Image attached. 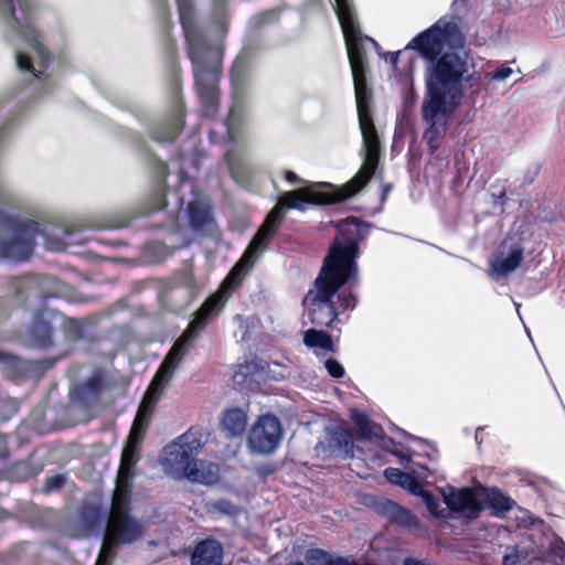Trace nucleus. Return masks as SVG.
<instances>
[{
	"instance_id": "51",
	"label": "nucleus",
	"mask_w": 565,
	"mask_h": 565,
	"mask_svg": "<svg viewBox=\"0 0 565 565\" xmlns=\"http://www.w3.org/2000/svg\"><path fill=\"white\" fill-rule=\"evenodd\" d=\"M515 307H516V311L519 312L520 303H515Z\"/></svg>"
},
{
	"instance_id": "8",
	"label": "nucleus",
	"mask_w": 565,
	"mask_h": 565,
	"mask_svg": "<svg viewBox=\"0 0 565 565\" xmlns=\"http://www.w3.org/2000/svg\"><path fill=\"white\" fill-rule=\"evenodd\" d=\"M40 234V224L34 221H12L7 239L0 242V258L12 262L26 260L33 252L35 237Z\"/></svg>"
},
{
	"instance_id": "24",
	"label": "nucleus",
	"mask_w": 565,
	"mask_h": 565,
	"mask_svg": "<svg viewBox=\"0 0 565 565\" xmlns=\"http://www.w3.org/2000/svg\"><path fill=\"white\" fill-rule=\"evenodd\" d=\"M305 559L308 565H331L334 558L321 548H309Z\"/></svg>"
},
{
	"instance_id": "17",
	"label": "nucleus",
	"mask_w": 565,
	"mask_h": 565,
	"mask_svg": "<svg viewBox=\"0 0 565 565\" xmlns=\"http://www.w3.org/2000/svg\"><path fill=\"white\" fill-rule=\"evenodd\" d=\"M247 419V414L243 409L238 407L228 408L222 417V430L227 437H239L246 430Z\"/></svg>"
},
{
	"instance_id": "36",
	"label": "nucleus",
	"mask_w": 565,
	"mask_h": 565,
	"mask_svg": "<svg viewBox=\"0 0 565 565\" xmlns=\"http://www.w3.org/2000/svg\"><path fill=\"white\" fill-rule=\"evenodd\" d=\"M216 508L220 511H222L224 513H227V514H231L234 511V509H235L234 505L231 502L226 501V500L218 501L216 503Z\"/></svg>"
},
{
	"instance_id": "38",
	"label": "nucleus",
	"mask_w": 565,
	"mask_h": 565,
	"mask_svg": "<svg viewBox=\"0 0 565 565\" xmlns=\"http://www.w3.org/2000/svg\"><path fill=\"white\" fill-rule=\"evenodd\" d=\"M242 72H243V66H242L241 62H236L234 64V66H233V70H232V81H233V83L238 82Z\"/></svg>"
},
{
	"instance_id": "39",
	"label": "nucleus",
	"mask_w": 565,
	"mask_h": 565,
	"mask_svg": "<svg viewBox=\"0 0 565 565\" xmlns=\"http://www.w3.org/2000/svg\"><path fill=\"white\" fill-rule=\"evenodd\" d=\"M402 52L398 51V52H390V53H386L385 55V60L393 66V67H396L397 66V63H398V56Z\"/></svg>"
},
{
	"instance_id": "23",
	"label": "nucleus",
	"mask_w": 565,
	"mask_h": 565,
	"mask_svg": "<svg viewBox=\"0 0 565 565\" xmlns=\"http://www.w3.org/2000/svg\"><path fill=\"white\" fill-rule=\"evenodd\" d=\"M417 497L422 498L424 504L431 515L443 519L448 516L447 507H443L444 501L440 502L438 498L434 497L431 493L425 491L424 489Z\"/></svg>"
},
{
	"instance_id": "28",
	"label": "nucleus",
	"mask_w": 565,
	"mask_h": 565,
	"mask_svg": "<svg viewBox=\"0 0 565 565\" xmlns=\"http://www.w3.org/2000/svg\"><path fill=\"white\" fill-rule=\"evenodd\" d=\"M116 546L108 545L107 540L104 539L100 553L98 555L97 562L95 565H110L111 559L114 558V548Z\"/></svg>"
},
{
	"instance_id": "22",
	"label": "nucleus",
	"mask_w": 565,
	"mask_h": 565,
	"mask_svg": "<svg viewBox=\"0 0 565 565\" xmlns=\"http://www.w3.org/2000/svg\"><path fill=\"white\" fill-rule=\"evenodd\" d=\"M488 503L489 507L493 510V514L499 516L500 514L510 511L515 502L509 497L504 495L502 492L492 490L488 494Z\"/></svg>"
},
{
	"instance_id": "18",
	"label": "nucleus",
	"mask_w": 565,
	"mask_h": 565,
	"mask_svg": "<svg viewBox=\"0 0 565 565\" xmlns=\"http://www.w3.org/2000/svg\"><path fill=\"white\" fill-rule=\"evenodd\" d=\"M379 508L381 513L387 516L391 521L396 522L397 524H401L409 530L417 529L419 525L418 520L413 514L390 500L382 501Z\"/></svg>"
},
{
	"instance_id": "10",
	"label": "nucleus",
	"mask_w": 565,
	"mask_h": 565,
	"mask_svg": "<svg viewBox=\"0 0 565 565\" xmlns=\"http://www.w3.org/2000/svg\"><path fill=\"white\" fill-rule=\"evenodd\" d=\"M441 494L448 515L458 513L467 519H476L481 511L480 503L471 489L446 487L441 490Z\"/></svg>"
},
{
	"instance_id": "44",
	"label": "nucleus",
	"mask_w": 565,
	"mask_h": 565,
	"mask_svg": "<svg viewBox=\"0 0 565 565\" xmlns=\"http://www.w3.org/2000/svg\"><path fill=\"white\" fill-rule=\"evenodd\" d=\"M404 565H428L424 562H419V561H416V559H413V558H406L404 561Z\"/></svg>"
},
{
	"instance_id": "45",
	"label": "nucleus",
	"mask_w": 565,
	"mask_h": 565,
	"mask_svg": "<svg viewBox=\"0 0 565 565\" xmlns=\"http://www.w3.org/2000/svg\"><path fill=\"white\" fill-rule=\"evenodd\" d=\"M40 328H41V330L43 331V333H44V335H45V337H47V338H49V337L51 335V331H52V330H51V328H50V326H49V324L43 323V324H41V326H40Z\"/></svg>"
},
{
	"instance_id": "48",
	"label": "nucleus",
	"mask_w": 565,
	"mask_h": 565,
	"mask_svg": "<svg viewBox=\"0 0 565 565\" xmlns=\"http://www.w3.org/2000/svg\"><path fill=\"white\" fill-rule=\"evenodd\" d=\"M182 205H183V200L181 199V200L179 201L178 209L180 210V209L182 207Z\"/></svg>"
},
{
	"instance_id": "25",
	"label": "nucleus",
	"mask_w": 565,
	"mask_h": 565,
	"mask_svg": "<svg viewBox=\"0 0 565 565\" xmlns=\"http://www.w3.org/2000/svg\"><path fill=\"white\" fill-rule=\"evenodd\" d=\"M468 11V0H454L450 6V13L441 17L440 19H447L449 22H454L458 28V23L462 21Z\"/></svg>"
},
{
	"instance_id": "11",
	"label": "nucleus",
	"mask_w": 565,
	"mask_h": 565,
	"mask_svg": "<svg viewBox=\"0 0 565 565\" xmlns=\"http://www.w3.org/2000/svg\"><path fill=\"white\" fill-rule=\"evenodd\" d=\"M353 436L352 433L343 427H335L328 431L327 439L319 441L316 446L318 456L322 458H342L348 459L353 456Z\"/></svg>"
},
{
	"instance_id": "12",
	"label": "nucleus",
	"mask_w": 565,
	"mask_h": 565,
	"mask_svg": "<svg viewBox=\"0 0 565 565\" xmlns=\"http://www.w3.org/2000/svg\"><path fill=\"white\" fill-rule=\"evenodd\" d=\"M224 550L218 541L206 539L199 542L191 556V565H222Z\"/></svg>"
},
{
	"instance_id": "46",
	"label": "nucleus",
	"mask_w": 565,
	"mask_h": 565,
	"mask_svg": "<svg viewBox=\"0 0 565 565\" xmlns=\"http://www.w3.org/2000/svg\"><path fill=\"white\" fill-rule=\"evenodd\" d=\"M115 226H116V227L127 226V223H126V222H122V223L116 224Z\"/></svg>"
},
{
	"instance_id": "14",
	"label": "nucleus",
	"mask_w": 565,
	"mask_h": 565,
	"mask_svg": "<svg viewBox=\"0 0 565 565\" xmlns=\"http://www.w3.org/2000/svg\"><path fill=\"white\" fill-rule=\"evenodd\" d=\"M183 479L206 486L214 484L220 479V468L215 463L193 459L184 472Z\"/></svg>"
},
{
	"instance_id": "42",
	"label": "nucleus",
	"mask_w": 565,
	"mask_h": 565,
	"mask_svg": "<svg viewBox=\"0 0 565 565\" xmlns=\"http://www.w3.org/2000/svg\"><path fill=\"white\" fill-rule=\"evenodd\" d=\"M331 565H359L355 562H350L343 557H337L333 559Z\"/></svg>"
},
{
	"instance_id": "19",
	"label": "nucleus",
	"mask_w": 565,
	"mask_h": 565,
	"mask_svg": "<svg viewBox=\"0 0 565 565\" xmlns=\"http://www.w3.org/2000/svg\"><path fill=\"white\" fill-rule=\"evenodd\" d=\"M303 343L309 349H312L316 354H319L320 351L334 352L331 335L321 330H307L303 333Z\"/></svg>"
},
{
	"instance_id": "32",
	"label": "nucleus",
	"mask_w": 565,
	"mask_h": 565,
	"mask_svg": "<svg viewBox=\"0 0 565 565\" xmlns=\"http://www.w3.org/2000/svg\"><path fill=\"white\" fill-rule=\"evenodd\" d=\"M524 558V555L516 548H511L502 558V565H518Z\"/></svg>"
},
{
	"instance_id": "15",
	"label": "nucleus",
	"mask_w": 565,
	"mask_h": 565,
	"mask_svg": "<svg viewBox=\"0 0 565 565\" xmlns=\"http://www.w3.org/2000/svg\"><path fill=\"white\" fill-rule=\"evenodd\" d=\"M105 390V380L100 373H95L83 384L72 391V398L83 405H92L97 402Z\"/></svg>"
},
{
	"instance_id": "2",
	"label": "nucleus",
	"mask_w": 565,
	"mask_h": 565,
	"mask_svg": "<svg viewBox=\"0 0 565 565\" xmlns=\"http://www.w3.org/2000/svg\"><path fill=\"white\" fill-rule=\"evenodd\" d=\"M463 45L460 28L447 19H439L405 46V51H416L430 63L426 71L422 120L423 138L431 154L440 148L448 122L465 97L461 82L467 72V60L459 52Z\"/></svg>"
},
{
	"instance_id": "50",
	"label": "nucleus",
	"mask_w": 565,
	"mask_h": 565,
	"mask_svg": "<svg viewBox=\"0 0 565 565\" xmlns=\"http://www.w3.org/2000/svg\"><path fill=\"white\" fill-rule=\"evenodd\" d=\"M391 190V185H387L384 190V193H387Z\"/></svg>"
},
{
	"instance_id": "37",
	"label": "nucleus",
	"mask_w": 565,
	"mask_h": 565,
	"mask_svg": "<svg viewBox=\"0 0 565 565\" xmlns=\"http://www.w3.org/2000/svg\"><path fill=\"white\" fill-rule=\"evenodd\" d=\"M215 1V14L220 19V24H221V29H222V32H224V25H223V22L221 21V15L223 14L224 12V0H214Z\"/></svg>"
},
{
	"instance_id": "6",
	"label": "nucleus",
	"mask_w": 565,
	"mask_h": 565,
	"mask_svg": "<svg viewBox=\"0 0 565 565\" xmlns=\"http://www.w3.org/2000/svg\"><path fill=\"white\" fill-rule=\"evenodd\" d=\"M33 0H0V15L12 33L10 41L17 38L28 47L15 49L18 68L41 79L49 68L51 55L33 28Z\"/></svg>"
},
{
	"instance_id": "13",
	"label": "nucleus",
	"mask_w": 565,
	"mask_h": 565,
	"mask_svg": "<svg viewBox=\"0 0 565 565\" xmlns=\"http://www.w3.org/2000/svg\"><path fill=\"white\" fill-rule=\"evenodd\" d=\"M523 259V249L513 247L507 256L501 253L495 255L490 263L489 275L495 280L505 278L510 273L514 271Z\"/></svg>"
},
{
	"instance_id": "9",
	"label": "nucleus",
	"mask_w": 565,
	"mask_h": 565,
	"mask_svg": "<svg viewBox=\"0 0 565 565\" xmlns=\"http://www.w3.org/2000/svg\"><path fill=\"white\" fill-rule=\"evenodd\" d=\"M281 438L280 420L273 414H266L252 426L248 434V446L253 452L270 455L278 448Z\"/></svg>"
},
{
	"instance_id": "26",
	"label": "nucleus",
	"mask_w": 565,
	"mask_h": 565,
	"mask_svg": "<svg viewBox=\"0 0 565 565\" xmlns=\"http://www.w3.org/2000/svg\"><path fill=\"white\" fill-rule=\"evenodd\" d=\"M164 196L166 190L163 185H159L151 196V206L148 209L147 213L162 210L167 205Z\"/></svg>"
},
{
	"instance_id": "29",
	"label": "nucleus",
	"mask_w": 565,
	"mask_h": 565,
	"mask_svg": "<svg viewBox=\"0 0 565 565\" xmlns=\"http://www.w3.org/2000/svg\"><path fill=\"white\" fill-rule=\"evenodd\" d=\"M513 73L512 68L508 65H502L494 71L486 73V78L494 82H503Z\"/></svg>"
},
{
	"instance_id": "31",
	"label": "nucleus",
	"mask_w": 565,
	"mask_h": 565,
	"mask_svg": "<svg viewBox=\"0 0 565 565\" xmlns=\"http://www.w3.org/2000/svg\"><path fill=\"white\" fill-rule=\"evenodd\" d=\"M181 127L180 119H175L168 128V130L163 135H154V138L160 141H170L173 140Z\"/></svg>"
},
{
	"instance_id": "41",
	"label": "nucleus",
	"mask_w": 565,
	"mask_h": 565,
	"mask_svg": "<svg viewBox=\"0 0 565 565\" xmlns=\"http://www.w3.org/2000/svg\"><path fill=\"white\" fill-rule=\"evenodd\" d=\"M233 121H234V114L231 113L230 118H228V122H227V134H228L231 139H235L234 129H233Z\"/></svg>"
},
{
	"instance_id": "7",
	"label": "nucleus",
	"mask_w": 565,
	"mask_h": 565,
	"mask_svg": "<svg viewBox=\"0 0 565 565\" xmlns=\"http://www.w3.org/2000/svg\"><path fill=\"white\" fill-rule=\"evenodd\" d=\"M203 446L198 433L188 430L163 449L161 465L164 472L175 480L183 479L184 472Z\"/></svg>"
},
{
	"instance_id": "4",
	"label": "nucleus",
	"mask_w": 565,
	"mask_h": 565,
	"mask_svg": "<svg viewBox=\"0 0 565 565\" xmlns=\"http://www.w3.org/2000/svg\"><path fill=\"white\" fill-rule=\"evenodd\" d=\"M341 235H349L345 242L335 239L317 276L313 287L307 292L303 303L311 323L330 326L338 317L333 298L340 288L356 276L358 239L362 234V223L347 218L339 225Z\"/></svg>"
},
{
	"instance_id": "47",
	"label": "nucleus",
	"mask_w": 565,
	"mask_h": 565,
	"mask_svg": "<svg viewBox=\"0 0 565 565\" xmlns=\"http://www.w3.org/2000/svg\"><path fill=\"white\" fill-rule=\"evenodd\" d=\"M287 565H305L302 562H294V563H290V564H287Z\"/></svg>"
},
{
	"instance_id": "20",
	"label": "nucleus",
	"mask_w": 565,
	"mask_h": 565,
	"mask_svg": "<svg viewBox=\"0 0 565 565\" xmlns=\"http://www.w3.org/2000/svg\"><path fill=\"white\" fill-rule=\"evenodd\" d=\"M384 476L393 484L399 486L403 489L409 491L414 495L422 493V486L417 480L409 473L403 472L397 468H387L384 471Z\"/></svg>"
},
{
	"instance_id": "34",
	"label": "nucleus",
	"mask_w": 565,
	"mask_h": 565,
	"mask_svg": "<svg viewBox=\"0 0 565 565\" xmlns=\"http://www.w3.org/2000/svg\"><path fill=\"white\" fill-rule=\"evenodd\" d=\"M64 482H65L64 476L50 477L45 480V486H44L45 491L51 492V491L57 490L63 486Z\"/></svg>"
},
{
	"instance_id": "1",
	"label": "nucleus",
	"mask_w": 565,
	"mask_h": 565,
	"mask_svg": "<svg viewBox=\"0 0 565 565\" xmlns=\"http://www.w3.org/2000/svg\"><path fill=\"white\" fill-rule=\"evenodd\" d=\"M334 2L335 12L344 34L354 82L359 126L363 139V163L358 173L341 189L332 190V192H318L311 188H305L284 193L231 271H248L252 268L255 260L265 250L278 224L282 221L285 216L282 210L285 207L305 211L311 204H330L345 200L358 193L369 182L377 168L380 139L370 110L371 92L367 89L365 82L367 65L364 43L370 42L375 47L379 44L372 38L362 35L352 0H334Z\"/></svg>"
},
{
	"instance_id": "30",
	"label": "nucleus",
	"mask_w": 565,
	"mask_h": 565,
	"mask_svg": "<svg viewBox=\"0 0 565 565\" xmlns=\"http://www.w3.org/2000/svg\"><path fill=\"white\" fill-rule=\"evenodd\" d=\"M324 366H326V369H327V371H328L330 376H332L334 379L343 377L344 369H343V366L337 360L328 359L324 362Z\"/></svg>"
},
{
	"instance_id": "21",
	"label": "nucleus",
	"mask_w": 565,
	"mask_h": 565,
	"mask_svg": "<svg viewBox=\"0 0 565 565\" xmlns=\"http://www.w3.org/2000/svg\"><path fill=\"white\" fill-rule=\"evenodd\" d=\"M351 418L359 429V439L383 438L382 427L372 423L366 414L354 412Z\"/></svg>"
},
{
	"instance_id": "16",
	"label": "nucleus",
	"mask_w": 565,
	"mask_h": 565,
	"mask_svg": "<svg viewBox=\"0 0 565 565\" xmlns=\"http://www.w3.org/2000/svg\"><path fill=\"white\" fill-rule=\"evenodd\" d=\"M188 216L194 231L210 230L213 225L211 206L205 199L194 198L188 205Z\"/></svg>"
},
{
	"instance_id": "33",
	"label": "nucleus",
	"mask_w": 565,
	"mask_h": 565,
	"mask_svg": "<svg viewBox=\"0 0 565 565\" xmlns=\"http://www.w3.org/2000/svg\"><path fill=\"white\" fill-rule=\"evenodd\" d=\"M386 444H391L393 446H395V443L393 441V439H388ZM392 455H394L395 457H397L399 459V462L402 465H406L408 462H411L412 460V457L414 455V452L407 450L406 452H403L402 450H399L398 448L394 447L391 451H390Z\"/></svg>"
},
{
	"instance_id": "5",
	"label": "nucleus",
	"mask_w": 565,
	"mask_h": 565,
	"mask_svg": "<svg viewBox=\"0 0 565 565\" xmlns=\"http://www.w3.org/2000/svg\"><path fill=\"white\" fill-rule=\"evenodd\" d=\"M180 22L189 44V55L193 64L195 85L206 117L215 114L220 81L222 53L211 47L194 20L192 0H177Z\"/></svg>"
},
{
	"instance_id": "49",
	"label": "nucleus",
	"mask_w": 565,
	"mask_h": 565,
	"mask_svg": "<svg viewBox=\"0 0 565 565\" xmlns=\"http://www.w3.org/2000/svg\"><path fill=\"white\" fill-rule=\"evenodd\" d=\"M404 434H405L408 438H411V439H417V440H419V438H415L414 436H411V435H408V434H406V433H404Z\"/></svg>"
},
{
	"instance_id": "27",
	"label": "nucleus",
	"mask_w": 565,
	"mask_h": 565,
	"mask_svg": "<svg viewBox=\"0 0 565 565\" xmlns=\"http://www.w3.org/2000/svg\"><path fill=\"white\" fill-rule=\"evenodd\" d=\"M63 238H50L45 237V247L50 250H63L71 242L67 238L71 236V233L67 231H62Z\"/></svg>"
},
{
	"instance_id": "43",
	"label": "nucleus",
	"mask_w": 565,
	"mask_h": 565,
	"mask_svg": "<svg viewBox=\"0 0 565 565\" xmlns=\"http://www.w3.org/2000/svg\"><path fill=\"white\" fill-rule=\"evenodd\" d=\"M6 403L9 406L12 414H15L18 412L19 404H18L17 399L9 398Z\"/></svg>"
},
{
	"instance_id": "35",
	"label": "nucleus",
	"mask_w": 565,
	"mask_h": 565,
	"mask_svg": "<svg viewBox=\"0 0 565 565\" xmlns=\"http://www.w3.org/2000/svg\"><path fill=\"white\" fill-rule=\"evenodd\" d=\"M338 298L343 310L354 308L356 305L355 296L351 292L343 291L338 296Z\"/></svg>"
},
{
	"instance_id": "3",
	"label": "nucleus",
	"mask_w": 565,
	"mask_h": 565,
	"mask_svg": "<svg viewBox=\"0 0 565 565\" xmlns=\"http://www.w3.org/2000/svg\"><path fill=\"white\" fill-rule=\"evenodd\" d=\"M220 310L221 309H199L195 312L193 320L167 353L143 396L130 430L128 445L124 448L121 454L116 488L113 494L111 509L104 537L107 540L108 545L117 546L118 544H131L143 534V525L129 514L132 478L135 476L134 468L137 462V446L143 437L154 405L174 372L183 358L194 347L199 333L205 328L210 318L217 315Z\"/></svg>"
},
{
	"instance_id": "40",
	"label": "nucleus",
	"mask_w": 565,
	"mask_h": 565,
	"mask_svg": "<svg viewBox=\"0 0 565 565\" xmlns=\"http://www.w3.org/2000/svg\"><path fill=\"white\" fill-rule=\"evenodd\" d=\"M285 178L288 182L290 183H295V184H302L305 183V181L302 179H300L296 173H294L292 171H286L285 172Z\"/></svg>"
}]
</instances>
